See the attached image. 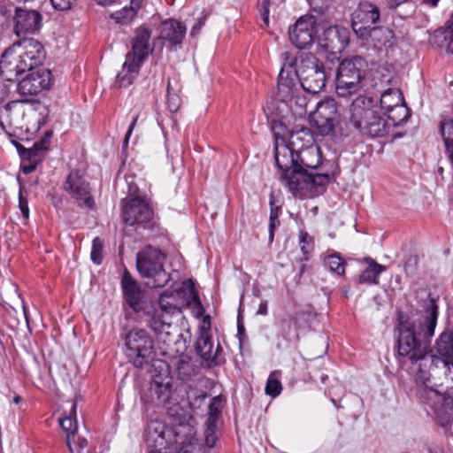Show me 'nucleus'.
Listing matches in <instances>:
<instances>
[{
    "label": "nucleus",
    "instance_id": "35",
    "mask_svg": "<svg viewBox=\"0 0 453 453\" xmlns=\"http://www.w3.org/2000/svg\"><path fill=\"white\" fill-rule=\"evenodd\" d=\"M222 408V399L219 396L213 397L208 407V418L205 424H209V426H217V422L221 415Z\"/></svg>",
    "mask_w": 453,
    "mask_h": 453
},
{
    "label": "nucleus",
    "instance_id": "52",
    "mask_svg": "<svg viewBox=\"0 0 453 453\" xmlns=\"http://www.w3.org/2000/svg\"><path fill=\"white\" fill-rule=\"evenodd\" d=\"M293 325H295V320L292 317L282 319L280 320V327L284 334H288L291 331Z\"/></svg>",
    "mask_w": 453,
    "mask_h": 453
},
{
    "label": "nucleus",
    "instance_id": "38",
    "mask_svg": "<svg viewBox=\"0 0 453 453\" xmlns=\"http://www.w3.org/2000/svg\"><path fill=\"white\" fill-rule=\"evenodd\" d=\"M176 369L178 372V376L181 380H188L195 373V369L189 358H188L187 357H181L180 360H178Z\"/></svg>",
    "mask_w": 453,
    "mask_h": 453
},
{
    "label": "nucleus",
    "instance_id": "61",
    "mask_svg": "<svg viewBox=\"0 0 453 453\" xmlns=\"http://www.w3.org/2000/svg\"><path fill=\"white\" fill-rule=\"evenodd\" d=\"M20 401H21V397H20L19 395H16V396L13 398V403H19Z\"/></svg>",
    "mask_w": 453,
    "mask_h": 453
},
{
    "label": "nucleus",
    "instance_id": "23",
    "mask_svg": "<svg viewBox=\"0 0 453 453\" xmlns=\"http://www.w3.org/2000/svg\"><path fill=\"white\" fill-rule=\"evenodd\" d=\"M152 209L140 198L129 200L123 209V221L129 226L147 222L152 218Z\"/></svg>",
    "mask_w": 453,
    "mask_h": 453
},
{
    "label": "nucleus",
    "instance_id": "39",
    "mask_svg": "<svg viewBox=\"0 0 453 453\" xmlns=\"http://www.w3.org/2000/svg\"><path fill=\"white\" fill-rule=\"evenodd\" d=\"M299 244L301 250L304 256V259L308 260L309 256L313 250V238L303 230L299 231Z\"/></svg>",
    "mask_w": 453,
    "mask_h": 453
},
{
    "label": "nucleus",
    "instance_id": "1",
    "mask_svg": "<svg viewBox=\"0 0 453 453\" xmlns=\"http://www.w3.org/2000/svg\"><path fill=\"white\" fill-rule=\"evenodd\" d=\"M438 305L436 300L430 296L424 300L422 310L411 319L400 316L397 351L404 359L411 363V372L417 380L423 382L430 380L432 368L441 365L445 368V375H450L453 369V333L444 330L435 341L432 354L431 339L438 319Z\"/></svg>",
    "mask_w": 453,
    "mask_h": 453
},
{
    "label": "nucleus",
    "instance_id": "20",
    "mask_svg": "<svg viewBox=\"0 0 453 453\" xmlns=\"http://www.w3.org/2000/svg\"><path fill=\"white\" fill-rule=\"evenodd\" d=\"M18 84V91L24 96H35L49 89L52 84L51 73L44 67L35 68Z\"/></svg>",
    "mask_w": 453,
    "mask_h": 453
},
{
    "label": "nucleus",
    "instance_id": "6",
    "mask_svg": "<svg viewBox=\"0 0 453 453\" xmlns=\"http://www.w3.org/2000/svg\"><path fill=\"white\" fill-rule=\"evenodd\" d=\"M150 37L151 32L148 28L140 27L136 29L132 39V50L126 56L122 72L116 77V84L119 88L132 84L142 64L152 53L153 48L150 42Z\"/></svg>",
    "mask_w": 453,
    "mask_h": 453
},
{
    "label": "nucleus",
    "instance_id": "30",
    "mask_svg": "<svg viewBox=\"0 0 453 453\" xmlns=\"http://www.w3.org/2000/svg\"><path fill=\"white\" fill-rule=\"evenodd\" d=\"M280 181L293 194L307 188L306 173L296 167L280 174Z\"/></svg>",
    "mask_w": 453,
    "mask_h": 453
},
{
    "label": "nucleus",
    "instance_id": "17",
    "mask_svg": "<svg viewBox=\"0 0 453 453\" xmlns=\"http://www.w3.org/2000/svg\"><path fill=\"white\" fill-rule=\"evenodd\" d=\"M317 19L314 16L304 15L289 28V39L298 49L311 46L317 37Z\"/></svg>",
    "mask_w": 453,
    "mask_h": 453
},
{
    "label": "nucleus",
    "instance_id": "4",
    "mask_svg": "<svg viewBox=\"0 0 453 453\" xmlns=\"http://www.w3.org/2000/svg\"><path fill=\"white\" fill-rule=\"evenodd\" d=\"M48 112V107L39 101H12L0 108V126L4 130L39 127L44 123Z\"/></svg>",
    "mask_w": 453,
    "mask_h": 453
},
{
    "label": "nucleus",
    "instance_id": "47",
    "mask_svg": "<svg viewBox=\"0 0 453 453\" xmlns=\"http://www.w3.org/2000/svg\"><path fill=\"white\" fill-rule=\"evenodd\" d=\"M77 0H50L53 8L59 12H66L71 10Z\"/></svg>",
    "mask_w": 453,
    "mask_h": 453
},
{
    "label": "nucleus",
    "instance_id": "43",
    "mask_svg": "<svg viewBox=\"0 0 453 453\" xmlns=\"http://www.w3.org/2000/svg\"><path fill=\"white\" fill-rule=\"evenodd\" d=\"M91 260L96 265H100L103 261V242L99 237L94 238L91 249Z\"/></svg>",
    "mask_w": 453,
    "mask_h": 453
},
{
    "label": "nucleus",
    "instance_id": "7",
    "mask_svg": "<svg viewBox=\"0 0 453 453\" xmlns=\"http://www.w3.org/2000/svg\"><path fill=\"white\" fill-rule=\"evenodd\" d=\"M275 95L294 114L303 115L305 112L307 100L301 94L298 72L292 60L286 62L280 69Z\"/></svg>",
    "mask_w": 453,
    "mask_h": 453
},
{
    "label": "nucleus",
    "instance_id": "15",
    "mask_svg": "<svg viewBox=\"0 0 453 453\" xmlns=\"http://www.w3.org/2000/svg\"><path fill=\"white\" fill-rule=\"evenodd\" d=\"M380 19V8L368 1L361 2L351 14V27L357 37H365Z\"/></svg>",
    "mask_w": 453,
    "mask_h": 453
},
{
    "label": "nucleus",
    "instance_id": "62",
    "mask_svg": "<svg viewBox=\"0 0 453 453\" xmlns=\"http://www.w3.org/2000/svg\"><path fill=\"white\" fill-rule=\"evenodd\" d=\"M447 380L453 381V369L451 368V373L450 375H445Z\"/></svg>",
    "mask_w": 453,
    "mask_h": 453
},
{
    "label": "nucleus",
    "instance_id": "26",
    "mask_svg": "<svg viewBox=\"0 0 453 453\" xmlns=\"http://www.w3.org/2000/svg\"><path fill=\"white\" fill-rule=\"evenodd\" d=\"M145 316L150 329L157 335L165 336L164 342L172 336L173 330L175 328L173 326V318L169 314H165L162 311L151 307L145 311Z\"/></svg>",
    "mask_w": 453,
    "mask_h": 453
},
{
    "label": "nucleus",
    "instance_id": "31",
    "mask_svg": "<svg viewBox=\"0 0 453 453\" xmlns=\"http://www.w3.org/2000/svg\"><path fill=\"white\" fill-rule=\"evenodd\" d=\"M59 425L62 429L66 433V443L69 448L70 453H73L72 438L75 437L77 432V420H76V403L71 404L69 413L65 418H59Z\"/></svg>",
    "mask_w": 453,
    "mask_h": 453
},
{
    "label": "nucleus",
    "instance_id": "25",
    "mask_svg": "<svg viewBox=\"0 0 453 453\" xmlns=\"http://www.w3.org/2000/svg\"><path fill=\"white\" fill-rule=\"evenodd\" d=\"M296 150L294 145L290 143V139L287 142L283 137H275V161L276 165L281 171L290 172L297 165Z\"/></svg>",
    "mask_w": 453,
    "mask_h": 453
},
{
    "label": "nucleus",
    "instance_id": "59",
    "mask_svg": "<svg viewBox=\"0 0 453 453\" xmlns=\"http://www.w3.org/2000/svg\"><path fill=\"white\" fill-rule=\"evenodd\" d=\"M95 1L97 2L101 5H109V4L116 2V0H95Z\"/></svg>",
    "mask_w": 453,
    "mask_h": 453
},
{
    "label": "nucleus",
    "instance_id": "16",
    "mask_svg": "<svg viewBox=\"0 0 453 453\" xmlns=\"http://www.w3.org/2000/svg\"><path fill=\"white\" fill-rule=\"evenodd\" d=\"M64 189L79 206L88 209L95 207V201L89 183L79 171L70 172L64 183Z\"/></svg>",
    "mask_w": 453,
    "mask_h": 453
},
{
    "label": "nucleus",
    "instance_id": "22",
    "mask_svg": "<svg viewBox=\"0 0 453 453\" xmlns=\"http://www.w3.org/2000/svg\"><path fill=\"white\" fill-rule=\"evenodd\" d=\"M171 395V378L168 374H157L150 381L149 395L142 399L146 403L164 404L167 403Z\"/></svg>",
    "mask_w": 453,
    "mask_h": 453
},
{
    "label": "nucleus",
    "instance_id": "51",
    "mask_svg": "<svg viewBox=\"0 0 453 453\" xmlns=\"http://www.w3.org/2000/svg\"><path fill=\"white\" fill-rule=\"evenodd\" d=\"M19 207L20 209V211H21L23 217L26 219H28V217H29V209H28L27 200L22 196L21 192L19 193Z\"/></svg>",
    "mask_w": 453,
    "mask_h": 453
},
{
    "label": "nucleus",
    "instance_id": "37",
    "mask_svg": "<svg viewBox=\"0 0 453 453\" xmlns=\"http://www.w3.org/2000/svg\"><path fill=\"white\" fill-rule=\"evenodd\" d=\"M441 134L449 152L453 150V119H445L441 123Z\"/></svg>",
    "mask_w": 453,
    "mask_h": 453
},
{
    "label": "nucleus",
    "instance_id": "33",
    "mask_svg": "<svg viewBox=\"0 0 453 453\" xmlns=\"http://www.w3.org/2000/svg\"><path fill=\"white\" fill-rule=\"evenodd\" d=\"M155 309L162 311L165 314H169L171 318H173L174 314L180 312V309L176 301V296L173 294H162L159 297L158 307H155Z\"/></svg>",
    "mask_w": 453,
    "mask_h": 453
},
{
    "label": "nucleus",
    "instance_id": "64",
    "mask_svg": "<svg viewBox=\"0 0 453 453\" xmlns=\"http://www.w3.org/2000/svg\"><path fill=\"white\" fill-rule=\"evenodd\" d=\"M283 55L286 57V59L288 58L289 54L288 52H285Z\"/></svg>",
    "mask_w": 453,
    "mask_h": 453
},
{
    "label": "nucleus",
    "instance_id": "9",
    "mask_svg": "<svg viewBox=\"0 0 453 453\" xmlns=\"http://www.w3.org/2000/svg\"><path fill=\"white\" fill-rule=\"evenodd\" d=\"M126 355L137 368H143L154 360L153 340L145 329L134 328L125 337Z\"/></svg>",
    "mask_w": 453,
    "mask_h": 453
},
{
    "label": "nucleus",
    "instance_id": "24",
    "mask_svg": "<svg viewBox=\"0 0 453 453\" xmlns=\"http://www.w3.org/2000/svg\"><path fill=\"white\" fill-rule=\"evenodd\" d=\"M120 285L126 303L134 311L138 312L141 311L144 291L138 281L127 270H125L122 275Z\"/></svg>",
    "mask_w": 453,
    "mask_h": 453
},
{
    "label": "nucleus",
    "instance_id": "44",
    "mask_svg": "<svg viewBox=\"0 0 453 453\" xmlns=\"http://www.w3.org/2000/svg\"><path fill=\"white\" fill-rule=\"evenodd\" d=\"M308 184L315 186H324L329 181V175L327 173H314L313 171L306 173Z\"/></svg>",
    "mask_w": 453,
    "mask_h": 453
},
{
    "label": "nucleus",
    "instance_id": "60",
    "mask_svg": "<svg viewBox=\"0 0 453 453\" xmlns=\"http://www.w3.org/2000/svg\"><path fill=\"white\" fill-rule=\"evenodd\" d=\"M439 0H423L426 4L436 6Z\"/></svg>",
    "mask_w": 453,
    "mask_h": 453
},
{
    "label": "nucleus",
    "instance_id": "19",
    "mask_svg": "<svg viewBox=\"0 0 453 453\" xmlns=\"http://www.w3.org/2000/svg\"><path fill=\"white\" fill-rule=\"evenodd\" d=\"M314 122L321 135H329L334 133L338 123L337 104L334 98H326L318 104Z\"/></svg>",
    "mask_w": 453,
    "mask_h": 453
},
{
    "label": "nucleus",
    "instance_id": "21",
    "mask_svg": "<svg viewBox=\"0 0 453 453\" xmlns=\"http://www.w3.org/2000/svg\"><path fill=\"white\" fill-rule=\"evenodd\" d=\"M14 32L20 37L34 34L40 29L42 15L35 10L17 8L14 17Z\"/></svg>",
    "mask_w": 453,
    "mask_h": 453
},
{
    "label": "nucleus",
    "instance_id": "48",
    "mask_svg": "<svg viewBox=\"0 0 453 453\" xmlns=\"http://www.w3.org/2000/svg\"><path fill=\"white\" fill-rule=\"evenodd\" d=\"M209 13L206 12H202L201 16L197 18L196 23L193 25L191 31H190V36L196 37L199 35L202 27L204 26L205 21L207 19Z\"/></svg>",
    "mask_w": 453,
    "mask_h": 453
},
{
    "label": "nucleus",
    "instance_id": "45",
    "mask_svg": "<svg viewBox=\"0 0 453 453\" xmlns=\"http://www.w3.org/2000/svg\"><path fill=\"white\" fill-rule=\"evenodd\" d=\"M50 138L51 133L47 132L40 141L35 142L33 147L29 149L31 153H36L41 156L42 152L47 150V145L50 142Z\"/></svg>",
    "mask_w": 453,
    "mask_h": 453
},
{
    "label": "nucleus",
    "instance_id": "49",
    "mask_svg": "<svg viewBox=\"0 0 453 453\" xmlns=\"http://www.w3.org/2000/svg\"><path fill=\"white\" fill-rule=\"evenodd\" d=\"M283 0H263L261 3V10L263 11V19L265 23L267 25L269 22L268 13L270 11V7L275 5L278 3H282Z\"/></svg>",
    "mask_w": 453,
    "mask_h": 453
},
{
    "label": "nucleus",
    "instance_id": "3",
    "mask_svg": "<svg viewBox=\"0 0 453 453\" xmlns=\"http://www.w3.org/2000/svg\"><path fill=\"white\" fill-rule=\"evenodd\" d=\"M46 58L43 45L35 38H23L6 49L0 59V73L12 81L41 65Z\"/></svg>",
    "mask_w": 453,
    "mask_h": 453
},
{
    "label": "nucleus",
    "instance_id": "54",
    "mask_svg": "<svg viewBox=\"0 0 453 453\" xmlns=\"http://www.w3.org/2000/svg\"><path fill=\"white\" fill-rule=\"evenodd\" d=\"M280 224L279 219H270L269 222V241L273 242L274 236V229Z\"/></svg>",
    "mask_w": 453,
    "mask_h": 453
},
{
    "label": "nucleus",
    "instance_id": "41",
    "mask_svg": "<svg viewBox=\"0 0 453 453\" xmlns=\"http://www.w3.org/2000/svg\"><path fill=\"white\" fill-rule=\"evenodd\" d=\"M181 100L180 96L173 91L170 82L167 84L166 104L171 112H176L180 106Z\"/></svg>",
    "mask_w": 453,
    "mask_h": 453
},
{
    "label": "nucleus",
    "instance_id": "5",
    "mask_svg": "<svg viewBox=\"0 0 453 453\" xmlns=\"http://www.w3.org/2000/svg\"><path fill=\"white\" fill-rule=\"evenodd\" d=\"M349 120L360 133L371 137L388 133V123L375 110L372 97L359 96L354 99L349 105Z\"/></svg>",
    "mask_w": 453,
    "mask_h": 453
},
{
    "label": "nucleus",
    "instance_id": "28",
    "mask_svg": "<svg viewBox=\"0 0 453 453\" xmlns=\"http://www.w3.org/2000/svg\"><path fill=\"white\" fill-rule=\"evenodd\" d=\"M187 33L185 24L176 19H168L161 26L160 37L172 45L182 42Z\"/></svg>",
    "mask_w": 453,
    "mask_h": 453
},
{
    "label": "nucleus",
    "instance_id": "2",
    "mask_svg": "<svg viewBox=\"0 0 453 453\" xmlns=\"http://www.w3.org/2000/svg\"><path fill=\"white\" fill-rule=\"evenodd\" d=\"M171 425L158 420L150 421L145 441L149 453H203L196 439V418L180 405L169 409Z\"/></svg>",
    "mask_w": 453,
    "mask_h": 453
},
{
    "label": "nucleus",
    "instance_id": "53",
    "mask_svg": "<svg viewBox=\"0 0 453 453\" xmlns=\"http://www.w3.org/2000/svg\"><path fill=\"white\" fill-rule=\"evenodd\" d=\"M137 119H138V116L134 117L131 124L129 125L128 130H127V132L126 134V136L124 138V141H123V146H122L123 150H125L127 147V145H128L129 138H130V136H131V134L133 133V130H134V126H135V124L137 122Z\"/></svg>",
    "mask_w": 453,
    "mask_h": 453
},
{
    "label": "nucleus",
    "instance_id": "11",
    "mask_svg": "<svg viewBox=\"0 0 453 453\" xmlns=\"http://www.w3.org/2000/svg\"><path fill=\"white\" fill-rule=\"evenodd\" d=\"M424 387L420 388L419 395L422 403L429 408L438 423L442 427H448L453 424V394H441L437 389L428 387L427 382L419 380Z\"/></svg>",
    "mask_w": 453,
    "mask_h": 453
},
{
    "label": "nucleus",
    "instance_id": "18",
    "mask_svg": "<svg viewBox=\"0 0 453 453\" xmlns=\"http://www.w3.org/2000/svg\"><path fill=\"white\" fill-rule=\"evenodd\" d=\"M350 32L342 26H330L318 38L320 48L331 54L342 53L349 45Z\"/></svg>",
    "mask_w": 453,
    "mask_h": 453
},
{
    "label": "nucleus",
    "instance_id": "58",
    "mask_svg": "<svg viewBox=\"0 0 453 453\" xmlns=\"http://www.w3.org/2000/svg\"><path fill=\"white\" fill-rule=\"evenodd\" d=\"M279 214H278V207H272L271 208V212H270V219H279Z\"/></svg>",
    "mask_w": 453,
    "mask_h": 453
},
{
    "label": "nucleus",
    "instance_id": "12",
    "mask_svg": "<svg viewBox=\"0 0 453 453\" xmlns=\"http://www.w3.org/2000/svg\"><path fill=\"white\" fill-rule=\"evenodd\" d=\"M290 143L296 150V167L300 170L305 173L315 171L321 164L320 150L313 144L312 135L307 129L292 133Z\"/></svg>",
    "mask_w": 453,
    "mask_h": 453
},
{
    "label": "nucleus",
    "instance_id": "13",
    "mask_svg": "<svg viewBox=\"0 0 453 453\" xmlns=\"http://www.w3.org/2000/svg\"><path fill=\"white\" fill-rule=\"evenodd\" d=\"M296 70L299 83L303 90L317 94L324 88L326 74L323 65L316 57L311 54L302 55Z\"/></svg>",
    "mask_w": 453,
    "mask_h": 453
},
{
    "label": "nucleus",
    "instance_id": "63",
    "mask_svg": "<svg viewBox=\"0 0 453 453\" xmlns=\"http://www.w3.org/2000/svg\"><path fill=\"white\" fill-rule=\"evenodd\" d=\"M450 426H449L448 427H445L446 428V433H449V435L453 436V431L450 430Z\"/></svg>",
    "mask_w": 453,
    "mask_h": 453
},
{
    "label": "nucleus",
    "instance_id": "14",
    "mask_svg": "<svg viewBox=\"0 0 453 453\" xmlns=\"http://www.w3.org/2000/svg\"><path fill=\"white\" fill-rule=\"evenodd\" d=\"M380 106L387 116L386 121L388 123V127L400 126L410 117L403 94L397 88H388L381 94Z\"/></svg>",
    "mask_w": 453,
    "mask_h": 453
},
{
    "label": "nucleus",
    "instance_id": "46",
    "mask_svg": "<svg viewBox=\"0 0 453 453\" xmlns=\"http://www.w3.org/2000/svg\"><path fill=\"white\" fill-rule=\"evenodd\" d=\"M206 428L204 430V437L205 443L209 448H213L216 441H218V436L216 434L217 426H209V424H205Z\"/></svg>",
    "mask_w": 453,
    "mask_h": 453
},
{
    "label": "nucleus",
    "instance_id": "56",
    "mask_svg": "<svg viewBox=\"0 0 453 453\" xmlns=\"http://www.w3.org/2000/svg\"><path fill=\"white\" fill-rule=\"evenodd\" d=\"M268 312L267 311V302L266 301H262L260 303H259V306H258V310L257 311V314H259V315H266Z\"/></svg>",
    "mask_w": 453,
    "mask_h": 453
},
{
    "label": "nucleus",
    "instance_id": "10",
    "mask_svg": "<svg viewBox=\"0 0 453 453\" xmlns=\"http://www.w3.org/2000/svg\"><path fill=\"white\" fill-rule=\"evenodd\" d=\"M364 60L360 57L344 59L339 65L336 74V94L341 97H347L357 93L365 78Z\"/></svg>",
    "mask_w": 453,
    "mask_h": 453
},
{
    "label": "nucleus",
    "instance_id": "36",
    "mask_svg": "<svg viewBox=\"0 0 453 453\" xmlns=\"http://www.w3.org/2000/svg\"><path fill=\"white\" fill-rule=\"evenodd\" d=\"M324 265L329 271L342 275L345 273V262L336 254L327 256L324 260Z\"/></svg>",
    "mask_w": 453,
    "mask_h": 453
},
{
    "label": "nucleus",
    "instance_id": "27",
    "mask_svg": "<svg viewBox=\"0 0 453 453\" xmlns=\"http://www.w3.org/2000/svg\"><path fill=\"white\" fill-rule=\"evenodd\" d=\"M365 37H359L366 43L372 44L375 49L381 50L387 49L393 44V32L386 27H379L378 25L372 28Z\"/></svg>",
    "mask_w": 453,
    "mask_h": 453
},
{
    "label": "nucleus",
    "instance_id": "42",
    "mask_svg": "<svg viewBox=\"0 0 453 453\" xmlns=\"http://www.w3.org/2000/svg\"><path fill=\"white\" fill-rule=\"evenodd\" d=\"M27 162L22 164V171L24 173H30L33 172L36 165L42 161V156L36 153H31V150H27L26 152Z\"/></svg>",
    "mask_w": 453,
    "mask_h": 453
},
{
    "label": "nucleus",
    "instance_id": "34",
    "mask_svg": "<svg viewBox=\"0 0 453 453\" xmlns=\"http://www.w3.org/2000/svg\"><path fill=\"white\" fill-rule=\"evenodd\" d=\"M434 37L441 48H444L448 53L453 54V14L448 29L436 32Z\"/></svg>",
    "mask_w": 453,
    "mask_h": 453
},
{
    "label": "nucleus",
    "instance_id": "32",
    "mask_svg": "<svg viewBox=\"0 0 453 453\" xmlns=\"http://www.w3.org/2000/svg\"><path fill=\"white\" fill-rule=\"evenodd\" d=\"M365 262L366 263L367 267L359 275L358 282L374 285L379 284V276L381 273L386 271V266L378 264L372 257H365Z\"/></svg>",
    "mask_w": 453,
    "mask_h": 453
},
{
    "label": "nucleus",
    "instance_id": "55",
    "mask_svg": "<svg viewBox=\"0 0 453 453\" xmlns=\"http://www.w3.org/2000/svg\"><path fill=\"white\" fill-rule=\"evenodd\" d=\"M143 1L144 0H131L130 1V11L133 12V15L138 12V10L141 8Z\"/></svg>",
    "mask_w": 453,
    "mask_h": 453
},
{
    "label": "nucleus",
    "instance_id": "40",
    "mask_svg": "<svg viewBox=\"0 0 453 453\" xmlns=\"http://www.w3.org/2000/svg\"><path fill=\"white\" fill-rule=\"evenodd\" d=\"M282 390V385L279 379L275 377V372H272L269 375L265 385V393L266 395L276 397L278 396Z\"/></svg>",
    "mask_w": 453,
    "mask_h": 453
},
{
    "label": "nucleus",
    "instance_id": "8",
    "mask_svg": "<svg viewBox=\"0 0 453 453\" xmlns=\"http://www.w3.org/2000/svg\"><path fill=\"white\" fill-rule=\"evenodd\" d=\"M165 256L159 250L148 246L136 256V269L140 275L147 279L150 288H163L170 280V275L164 269Z\"/></svg>",
    "mask_w": 453,
    "mask_h": 453
},
{
    "label": "nucleus",
    "instance_id": "29",
    "mask_svg": "<svg viewBox=\"0 0 453 453\" xmlns=\"http://www.w3.org/2000/svg\"><path fill=\"white\" fill-rule=\"evenodd\" d=\"M196 350L197 354L203 358V361L210 365H217L216 361L220 347L218 346L216 349H213L211 337L208 332L202 330L196 342Z\"/></svg>",
    "mask_w": 453,
    "mask_h": 453
},
{
    "label": "nucleus",
    "instance_id": "50",
    "mask_svg": "<svg viewBox=\"0 0 453 453\" xmlns=\"http://www.w3.org/2000/svg\"><path fill=\"white\" fill-rule=\"evenodd\" d=\"M72 442L74 449L73 453H89L87 449L88 441L86 439H79L78 442H75L74 438H72Z\"/></svg>",
    "mask_w": 453,
    "mask_h": 453
},
{
    "label": "nucleus",
    "instance_id": "57",
    "mask_svg": "<svg viewBox=\"0 0 453 453\" xmlns=\"http://www.w3.org/2000/svg\"><path fill=\"white\" fill-rule=\"evenodd\" d=\"M407 1L408 0H388V4L390 9H395Z\"/></svg>",
    "mask_w": 453,
    "mask_h": 453
}]
</instances>
